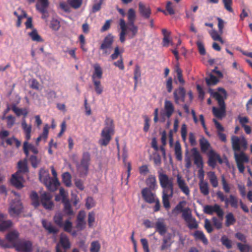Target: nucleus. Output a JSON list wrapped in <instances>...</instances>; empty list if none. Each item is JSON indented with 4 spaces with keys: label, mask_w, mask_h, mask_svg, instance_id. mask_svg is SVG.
I'll list each match as a JSON object with an SVG mask.
<instances>
[{
    "label": "nucleus",
    "mask_w": 252,
    "mask_h": 252,
    "mask_svg": "<svg viewBox=\"0 0 252 252\" xmlns=\"http://www.w3.org/2000/svg\"><path fill=\"white\" fill-rule=\"evenodd\" d=\"M14 248L18 252H32L33 243L30 240H19L14 245Z\"/></svg>",
    "instance_id": "nucleus-9"
},
{
    "label": "nucleus",
    "mask_w": 252,
    "mask_h": 252,
    "mask_svg": "<svg viewBox=\"0 0 252 252\" xmlns=\"http://www.w3.org/2000/svg\"><path fill=\"white\" fill-rule=\"evenodd\" d=\"M70 243L68 237L66 235L62 233L60 235L59 242L56 247H59V248L62 247L64 250H67L70 248Z\"/></svg>",
    "instance_id": "nucleus-24"
},
{
    "label": "nucleus",
    "mask_w": 252,
    "mask_h": 252,
    "mask_svg": "<svg viewBox=\"0 0 252 252\" xmlns=\"http://www.w3.org/2000/svg\"><path fill=\"white\" fill-rule=\"evenodd\" d=\"M71 176L70 174L66 172L62 174V181L64 184L67 187L71 186Z\"/></svg>",
    "instance_id": "nucleus-40"
},
{
    "label": "nucleus",
    "mask_w": 252,
    "mask_h": 252,
    "mask_svg": "<svg viewBox=\"0 0 252 252\" xmlns=\"http://www.w3.org/2000/svg\"><path fill=\"white\" fill-rule=\"evenodd\" d=\"M186 204L187 202L185 200L180 201L176 206V207L173 209V213H179L182 212L185 210L184 207L186 205Z\"/></svg>",
    "instance_id": "nucleus-43"
},
{
    "label": "nucleus",
    "mask_w": 252,
    "mask_h": 252,
    "mask_svg": "<svg viewBox=\"0 0 252 252\" xmlns=\"http://www.w3.org/2000/svg\"><path fill=\"white\" fill-rule=\"evenodd\" d=\"M100 249V245L98 241H93L91 243L90 252H98Z\"/></svg>",
    "instance_id": "nucleus-55"
},
{
    "label": "nucleus",
    "mask_w": 252,
    "mask_h": 252,
    "mask_svg": "<svg viewBox=\"0 0 252 252\" xmlns=\"http://www.w3.org/2000/svg\"><path fill=\"white\" fill-rule=\"evenodd\" d=\"M241 137L239 138L236 136H232L231 137L232 147L235 153L240 151L241 150Z\"/></svg>",
    "instance_id": "nucleus-29"
},
{
    "label": "nucleus",
    "mask_w": 252,
    "mask_h": 252,
    "mask_svg": "<svg viewBox=\"0 0 252 252\" xmlns=\"http://www.w3.org/2000/svg\"><path fill=\"white\" fill-rule=\"evenodd\" d=\"M207 156L208 157V163L211 167H215L217 161L220 164L222 163V160L220 156L213 150H210L208 153Z\"/></svg>",
    "instance_id": "nucleus-14"
},
{
    "label": "nucleus",
    "mask_w": 252,
    "mask_h": 252,
    "mask_svg": "<svg viewBox=\"0 0 252 252\" xmlns=\"http://www.w3.org/2000/svg\"><path fill=\"white\" fill-rule=\"evenodd\" d=\"M23 206L20 200H14L10 205L9 209V213L10 215H18L20 214L22 211Z\"/></svg>",
    "instance_id": "nucleus-18"
},
{
    "label": "nucleus",
    "mask_w": 252,
    "mask_h": 252,
    "mask_svg": "<svg viewBox=\"0 0 252 252\" xmlns=\"http://www.w3.org/2000/svg\"><path fill=\"white\" fill-rule=\"evenodd\" d=\"M19 237V233L15 230L9 232L5 236L6 240L12 244V247L14 248V245L17 244Z\"/></svg>",
    "instance_id": "nucleus-21"
},
{
    "label": "nucleus",
    "mask_w": 252,
    "mask_h": 252,
    "mask_svg": "<svg viewBox=\"0 0 252 252\" xmlns=\"http://www.w3.org/2000/svg\"><path fill=\"white\" fill-rule=\"evenodd\" d=\"M63 215L61 212L56 213L54 216L53 220L54 223L59 227H62L63 225Z\"/></svg>",
    "instance_id": "nucleus-33"
},
{
    "label": "nucleus",
    "mask_w": 252,
    "mask_h": 252,
    "mask_svg": "<svg viewBox=\"0 0 252 252\" xmlns=\"http://www.w3.org/2000/svg\"><path fill=\"white\" fill-rule=\"evenodd\" d=\"M94 71L92 76V79L94 85V90L97 94H100L103 92V87L100 80L102 78L103 71L98 63H95L94 66Z\"/></svg>",
    "instance_id": "nucleus-6"
},
{
    "label": "nucleus",
    "mask_w": 252,
    "mask_h": 252,
    "mask_svg": "<svg viewBox=\"0 0 252 252\" xmlns=\"http://www.w3.org/2000/svg\"><path fill=\"white\" fill-rule=\"evenodd\" d=\"M177 183L181 191L186 195H189L190 192L189 189L185 181L179 174L177 175Z\"/></svg>",
    "instance_id": "nucleus-22"
},
{
    "label": "nucleus",
    "mask_w": 252,
    "mask_h": 252,
    "mask_svg": "<svg viewBox=\"0 0 252 252\" xmlns=\"http://www.w3.org/2000/svg\"><path fill=\"white\" fill-rule=\"evenodd\" d=\"M218 91L221 92V94L217 92H213L212 90L210 89L209 93L211 95L215 98L218 102L220 108L213 107L212 112L213 115L217 118L221 119L225 115L226 105L224 100L226 99L227 93L226 91L221 88H219Z\"/></svg>",
    "instance_id": "nucleus-2"
},
{
    "label": "nucleus",
    "mask_w": 252,
    "mask_h": 252,
    "mask_svg": "<svg viewBox=\"0 0 252 252\" xmlns=\"http://www.w3.org/2000/svg\"><path fill=\"white\" fill-rule=\"evenodd\" d=\"M222 1L226 10L229 12H233V9L232 7V0H222Z\"/></svg>",
    "instance_id": "nucleus-54"
},
{
    "label": "nucleus",
    "mask_w": 252,
    "mask_h": 252,
    "mask_svg": "<svg viewBox=\"0 0 252 252\" xmlns=\"http://www.w3.org/2000/svg\"><path fill=\"white\" fill-rule=\"evenodd\" d=\"M203 211L204 213L210 215L216 213L218 217L220 218L221 220L223 219L224 215L223 211L220 208V206L217 204H215L214 205H206L204 206Z\"/></svg>",
    "instance_id": "nucleus-11"
},
{
    "label": "nucleus",
    "mask_w": 252,
    "mask_h": 252,
    "mask_svg": "<svg viewBox=\"0 0 252 252\" xmlns=\"http://www.w3.org/2000/svg\"><path fill=\"white\" fill-rule=\"evenodd\" d=\"M30 198L32 200V205L37 208L40 205L39 196L37 192L35 191H32L30 194Z\"/></svg>",
    "instance_id": "nucleus-35"
},
{
    "label": "nucleus",
    "mask_w": 252,
    "mask_h": 252,
    "mask_svg": "<svg viewBox=\"0 0 252 252\" xmlns=\"http://www.w3.org/2000/svg\"><path fill=\"white\" fill-rule=\"evenodd\" d=\"M30 160L32 166L34 168L37 167L40 162V160L38 159L37 157L35 156H31L30 158Z\"/></svg>",
    "instance_id": "nucleus-63"
},
{
    "label": "nucleus",
    "mask_w": 252,
    "mask_h": 252,
    "mask_svg": "<svg viewBox=\"0 0 252 252\" xmlns=\"http://www.w3.org/2000/svg\"><path fill=\"white\" fill-rule=\"evenodd\" d=\"M220 241L222 244L225 246L227 249H230L232 248V242L226 236L223 235L221 237Z\"/></svg>",
    "instance_id": "nucleus-49"
},
{
    "label": "nucleus",
    "mask_w": 252,
    "mask_h": 252,
    "mask_svg": "<svg viewBox=\"0 0 252 252\" xmlns=\"http://www.w3.org/2000/svg\"><path fill=\"white\" fill-rule=\"evenodd\" d=\"M115 133V126L112 119L107 118L105 121V127L102 130L101 138L98 144L101 146H107L112 138Z\"/></svg>",
    "instance_id": "nucleus-5"
},
{
    "label": "nucleus",
    "mask_w": 252,
    "mask_h": 252,
    "mask_svg": "<svg viewBox=\"0 0 252 252\" xmlns=\"http://www.w3.org/2000/svg\"><path fill=\"white\" fill-rule=\"evenodd\" d=\"M193 236L196 240L201 241L204 245H207L208 241L202 231L196 230L193 234Z\"/></svg>",
    "instance_id": "nucleus-30"
},
{
    "label": "nucleus",
    "mask_w": 252,
    "mask_h": 252,
    "mask_svg": "<svg viewBox=\"0 0 252 252\" xmlns=\"http://www.w3.org/2000/svg\"><path fill=\"white\" fill-rule=\"evenodd\" d=\"M221 183L223 189L225 192L229 193L230 191V188L229 184L227 183L224 176H222L221 177Z\"/></svg>",
    "instance_id": "nucleus-59"
},
{
    "label": "nucleus",
    "mask_w": 252,
    "mask_h": 252,
    "mask_svg": "<svg viewBox=\"0 0 252 252\" xmlns=\"http://www.w3.org/2000/svg\"><path fill=\"white\" fill-rule=\"evenodd\" d=\"M133 74V79L134 81L138 80V79L141 77L140 67L138 64H136L135 66Z\"/></svg>",
    "instance_id": "nucleus-60"
},
{
    "label": "nucleus",
    "mask_w": 252,
    "mask_h": 252,
    "mask_svg": "<svg viewBox=\"0 0 252 252\" xmlns=\"http://www.w3.org/2000/svg\"><path fill=\"white\" fill-rule=\"evenodd\" d=\"M191 151L192 152V156L193 159L194 164L197 168H202L203 167L202 157L197 148H193L191 149Z\"/></svg>",
    "instance_id": "nucleus-20"
},
{
    "label": "nucleus",
    "mask_w": 252,
    "mask_h": 252,
    "mask_svg": "<svg viewBox=\"0 0 252 252\" xmlns=\"http://www.w3.org/2000/svg\"><path fill=\"white\" fill-rule=\"evenodd\" d=\"M234 158L237 164V168L241 173H243L245 171L244 163L249 161V158L244 152L240 153H234Z\"/></svg>",
    "instance_id": "nucleus-10"
},
{
    "label": "nucleus",
    "mask_w": 252,
    "mask_h": 252,
    "mask_svg": "<svg viewBox=\"0 0 252 252\" xmlns=\"http://www.w3.org/2000/svg\"><path fill=\"white\" fill-rule=\"evenodd\" d=\"M205 81L208 86H211L216 85L219 80L215 76L210 74L208 77L205 78Z\"/></svg>",
    "instance_id": "nucleus-41"
},
{
    "label": "nucleus",
    "mask_w": 252,
    "mask_h": 252,
    "mask_svg": "<svg viewBox=\"0 0 252 252\" xmlns=\"http://www.w3.org/2000/svg\"><path fill=\"white\" fill-rule=\"evenodd\" d=\"M170 237L164 238L162 240V244L160 247V250L164 251L171 246L170 243Z\"/></svg>",
    "instance_id": "nucleus-56"
},
{
    "label": "nucleus",
    "mask_w": 252,
    "mask_h": 252,
    "mask_svg": "<svg viewBox=\"0 0 252 252\" xmlns=\"http://www.w3.org/2000/svg\"><path fill=\"white\" fill-rule=\"evenodd\" d=\"M164 109L165 116L168 118H170L175 111L173 103L170 100H165L164 101Z\"/></svg>",
    "instance_id": "nucleus-25"
},
{
    "label": "nucleus",
    "mask_w": 252,
    "mask_h": 252,
    "mask_svg": "<svg viewBox=\"0 0 252 252\" xmlns=\"http://www.w3.org/2000/svg\"><path fill=\"white\" fill-rule=\"evenodd\" d=\"M165 86L168 93H170L173 90V79L171 77H168L165 82Z\"/></svg>",
    "instance_id": "nucleus-57"
},
{
    "label": "nucleus",
    "mask_w": 252,
    "mask_h": 252,
    "mask_svg": "<svg viewBox=\"0 0 252 252\" xmlns=\"http://www.w3.org/2000/svg\"><path fill=\"white\" fill-rule=\"evenodd\" d=\"M91 154L88 152H83L79 164L76 168L81 176H86L88 174L91 163Z\"/></svg>",
    "instance_id": "nucleus-7"
},
{
    "label": "nucleus",
    "mask_w": 252,
    "mask_h": 252,
    "mask_svg": "<svg viewBox=\"0 0 252 252\" xmlns=\"http://www.w3.org/2000/svg\"><path fill=\"white\" fill-rule=\"evenodd\" d=\"M158 179L160 186L163 189L162 195V203L163 206L166 209L170 207L169 198L173 195V178H169L165 174L160 172L158 174Z\"/></svg>",
    "instance_id": "nucleus-1"
},
{
    "label": "nucleus",
    "mask_w": 252,
    "mask_h": 252,
    "mask_svg": "<svg viewBox=\"0 0 252 252\" xmlns=\"http://www.w3.org/2000/svg\"><path fill=\"white\" fill-rule=\"evenodd\" d=\"M114 40L115 36L112 33L108 34L104 37L99 47L103 55L106 56L111 53Z\"/></svg>",
    "instance_id": "nucleus-8"
},
{
    "label": "nucleus",
    "mask_w": 252,
    "mask_h": 252,
    "mask_svg": "<svg viewBox=\"0 0 252 252\" xmlns=\"http://www.w3.org/2000/svg\"><path fill=\"white\" fill-rule=\"evenodd\" d=\"M182 218L186 222H189L192 218V215L190 209L189 208H185V210L182 212Z\"/></svg>",
    "instance_id": "nucleus-46"
},
{
    "label": "nucleus",
    "mask_w": 252,
    "mask_h": 252,
    "mask_svg": "<svg viewBox=\"0 0 252 252\" xmlns=\"http://www.w3.org/2000/svg\"><path fill=\"white\" fill-rule=\"evenodd\" d=\"M136 19L135 12L132 8H130L127 12V23L126 24H134Z\"/></svg>",
    "instance_id": "nucleus-45"
},
{
    "label": "nucleus",
    "mask_w": 252,
    "mask_h": 252,
    "mask_svg": "<svg viewBox=\"0 0 252 252\" xmlns=\"http://www.w3.org/2000/svg\"><path fill=\"white\" fill-rule=\"evenodd\" d=\"M216 195L221 202L224 201L226 205L229 203L232 207L235 209L238 208V201L237 197L235 196L230 195L229 198H225L223 193L220 190L217 192Z\"/></svg>",
    "instance_id": "nucleus-12"
},
{
    "label": "nucleus",
    "mask_w": 252,
    "mask_h": 252,
    "mask_svg": "<svg viewBox=\"0 0 252 252\" xmlns=\"http://www.w3.org/2000/svg\"><path fill=\"white\" fill-rule=\"evenodd\" d=\"M24 178L22 175L19 174V172H16L13 174L10 180L12 185L18 189L22 188L23 186Z\"/></svg>",
    "instance_id": "nucleus-17"
},
{
    "label": "nucleus",
    "mask_w": 252,
    "mask_h": 252,
    "mask_svg": "<svg viewBox=\"0 0 252 252\" xmlns=\"http://www.w3.org/2000/svg\"><path fill=\"white\" fill-rule=\"evenodd\" d=\"M12 225L10 220H2L0 222V231H4L10 228Z\"/></svg>",
    "instance_id": "nucleus-47"
},
{
    "label": "nucleus",
    "mask_w": 252,
    "mask_h": 252,
    "mask_svg": "<svg viewBox=\"0 0 252 252\" xmlns=\"http://www.w3.org/2000/svg\"><path fill=\"white\" fill-rule=\"evenodd\" d=\"M147 185L150 189H154L157 185L156 178L155 176L150 175L147 179L146 181Z\"/></svg>",
    "instance_id": "nucleus-42"
},
{
    "label": "nucleus",
    "mask_w": 252,
    "mask_h": 252,
    "mask_svg": "<svg viewBox=\"0 0 252 252\" xmlns=\"http://www.w3.org/2000/svg\"><path fill=\"white\" fill-rule=\"evenodd\" d=\"M42 224L49 234H56L59 232V229L53 226L51 222H48L45 220H42Z\"/></svg>",
    "instance_id": "nucleus-26"
},
{
    "label": "nucleus",
    "mask_w": 252,
    "mask_h": 252,
    "mask_svg": "<svg viewBox=\"0 0 252 252\" xmlns=\"http://www.w3.org/2000/svg\"><path fill=\"white\" fill-rule=\"evenodd\" d=\"M30 36L31 37L33 41L37 42H42L43 39L41 36L38 34L36 30H33L32 32L29 33Z\"/></svg>",
    "instance_id": "nucleus-50"
},
{
    "label": "nucleus",
    "mask_w": 252,
    "mask_h": 252,
    "mask_svg": "<svg viewBox=\"0 0 252 252\" xmlns=\"http://www.w3.org/2000/svg\"><path fill=\"white\" fill-rule=\"evenodd\" d=\"M63 212L64 215L68 216L74 215V213L71 207L69 200H65L63 199Z\"/></svg>",
    "instance_id": "nucleus-28"
},
{
    "label": "nucleus",
    "mask_w": 252,
    "mask_h": 252,
    "mask_svg": "<svg viewBox=\"0 0 252 252\" xmlns=\"http://www.w3.org/2000/svg\"><path fill=\"white\" fill-rule=\"evenodd\" d=\"M237 246L241 252H250L252 250L251 246L248 244H243L241 243H238Z\"/></svg>",
    "instance_id": "nucleus-51"
},
{
    "label": "nucleus",
    "mask_w": 252,
    "mask_h": 252,
    "mask_svg": "<svg viewBox=\"0 0 252 252\" xmlns=\"http://www.w3.org/2000/svg\"><path fill=\"white\" fill-rule=\"evenodd\" d=\"M199 144L201 150L203 153H206L210 147V144L208 141L203 137L200 139Z\"/></svg>",
    "instance_id": "nucleus-38"
},
{
    "label": "nucleus",
    "mask_w": 252,
    "mask_h": 252,
    "mask_svg": "<svg viewBox=\"0 0 252 252\" xmlns=\"http://www.w3.org/2000/svg\"><path fill=\"white\" fill-rule=\"evenodd\" d=\"M52 195L51 193L44 192L40 195L41 203L43 207L47 210H52L54 206L52 201Z\"/></svg>",
    "instance_id": "nucleus-13"
},
{
    "label": "nucleus",
    "mask_w": 252,
    "mask_h": 252,
    "mask_svg": "<svg viewBox=\"0 0 252 252\" xmlns=\"http://www.w3.org/2000/svg\"><path fill=\"white\" fill-rule=\"evenodd\" d=\"M119 25L121 29L119 37L121 43L125 42L126 35L128 38L131 39L135 37L138 34V27L134 24H126L124 19H121Z\"/></svg>",
    "instance_id": "nucleus-4"
},
{
    "label": "nucleus",
    "mask_w": 252,
    "mask_h": 252,
    "mask_svg": "<svg viewBox=\"0 0 252 252\" xmlns=\"http://www.w3.org/2000/svg\"><path fill=\"white\" fill-rule=\"evenodd\" d=\"M186 222L188 223V226L190 229H196L198 227L195 218H192L189 222Z\"/></svg>",
    "instance_id": "nucleus-61"
},
{
    "label": "nucleus",
    "mask_w": 252,
    "mask_h": 252,
    "mask_svg": "<svg viewBox=\"0 0 252 252\" xmlns=\"http://www.w3.org/2000/svg\"><path fill=\"white\" fill-rule=\"evenodd\" d=\"M141 195L144 200L149 204L154 203L157 198L156 194L148 188H145L142 189Z\"/></svg>",
    "instance_id": "nucleus-16"
},
{
    "label": "nucleus",
    "mask_w": 252,
    "mask_h": 252,
    "mask_svg": "<svg viewBox=\"0 0 252 252\" xmlns=\"http://www.w3.org/2000/svg\"><path fill=\"white\" fill-rule=\"evenodd\" d=\"M173 96L176 104H179L180 101L183 102H185L186 97L185 89L183 87H179L174 91Z\"/></svg>",
    "instance_id": "nucleus-19"
},
{
    "label": "nucleus",
    "mask_w": 252,
    "mask_h": 252,
    "mask_svg": "<svg viewBox=\"0 0 252 252\" xmlns=\"http://www.w3.org/2000/svg\"><path fill=\"white\" fill-rule=\"evenodd\" d=\"M208 177L210 182L214 188L218 186V181L217 177L214 172H210L208 173Z\"/></svg>",
    "instance_id": "nucleus-44"
},
{
    "label": "nucleus",
    "mask_w": 252,
    "mask_h": 252,
    "mask_svg": "<svg viewBox=\"0 0 252 252\" xmlns=\"http://www.w3.org/2000/svg\"><path fill=\"white\" fill-rule=\"evenodd\" d=\"M17 165L18 169L17 172H19V174H20V175H21V173H25L29 171L26 161L20 160L18 162Z\"/></svg>",
    "instance_id": "nucleus-39"
},
{
    "label": "nucleus",
    "mask_w": 252,
    "mask_h": 252,
    "mask_svg": "<svg viewBox=\"0 0 252 252\" xmlns=\"http://www.w3.org/2000/svg\"><path fill=\"white\" fill-rule=\"evenodd\" d=\"M62 227H63L64 231L68 233H71L72 228V222L69 220H66L63 223Z\"/></svg>",
    "instance_id": "nucleus-53"
},
{
    "label": "nucleus",
    "mask_w": 252,
    "mask_h": 252,
    "mask_svg": "<svg viewBox=\"0 0 252 252\" xmlns=\"http://www.w3.org/2000/svg\"><path fill=\"white\" fill-rule=\"evenodd\" d=\"M51 171L53 178H51L47 172L43 170L40 171L39 178L49 190L54 191L59 186L60 182L57 178V173L53 166L51 167Z\"/></svg>",
    "instance_id": "nucleus-3"
},
{
    "label": "nucleus",
    "mask_w": 252,
    "mask_h": 252,
    "mask_svg": "<svg viewBox=\"0 0 252 252\" xmlns=\"http://www.w3.org/2000/svg\"><path fill=\"white\" fill-rule=\"evenodd\" d=\"M22 115L24 116V119L22 122V127L25 134V137L26 140H29L31 137L32 126L31 125L28 126L25 118L28 114V111L26 109H22Z\"/></svg>",
    "instance_id": "nucleus-15"
},
{
    "label": "nucleus",
    "mask_w": 252,
    "mask_h": 252,
    "mask_svg": "<svg viewBox=\"0 0 252 252\" xmlns=\"http://www.w3.org/2000/svg\"><path fill=\"white\" fill-rule=\"evenodd\" d=\"M175 155L177 160L181 161L182 160V152L180 143L177 141L175 145Z\"/></svg>",
    "instance_id": "nucleus-37"
},
{
    "label": "nucleus",
    "mask_w": 252,
    "mask_h": 252,
    "mask_svg": "<svg viewBox=\"0 0 252 252\" xmlns=\"http://www.w3.org/2000/svg\"><path fill=\"white\" fill-rule=\"evenodd\" d=\"M5 119L7 120V126L8 128H11L15 124V118L12 115L7 116Z\"/></svg>",
    "instance_id": "nucleus-62"
},
{
    "label": "nucleus",
    "mask_w": 252,
    "mask_h": 252,
    "mask_svg": "<svg viewBox=\"0 0 252 252\" xmlns=\"http://www.w3.org/2000/svg\"><path fill=\"white\" fill-rule=\"evenodd\" d=\"M49 126L48 125H46L43 127L42 133L39 135L44 141H46L47 139L49 133Z\"/></svg>",
    "instance_id": "nucleus-64"
},
{
    "label": "nucleus",
    "mask_w": 252,
    "mask_h": 252,
    "mask_svg": "<svg viewBox=\"0 0 252 252\" xmlns=\"http://www.w3.org/2000/svg\"><path fill=\"white\" fill-rule=\"evenodd\" d=\"M123 53V50H120L118 46H117L114 48V53L110 56V58L112 60H116L119 56L122 57V54Z\"/></svg>",
    "instance_id": "nucleus-48"
},
{
    "label": "nucleus",
    "mask_w": 252,
    "mask_h": 252,
    "mask_svg": "<svg viewBox=\"0 0 252 252\" xmlns=\"http://www.w3.org/2000/svg\"><path fill=\"white\" fill-rule=\"evenodd\" d=\"M67 2L72 8L77 9L81 6L82 0H67Z\"/></svg>",
    "instance_id": "nucleus-52"
},
{
    "label": "nucleus",
    "mask_w": 252,
    "mask_h": 252,
    "mask_svg": "<svg viewBox=\"0 0 252 252\" xmlns=\"http://www.w3.org/2000/svg\"><path fill=\"white\" fill-rule=\"evenodd\" d=\"M199 190L201 194L207 196L209 194V189L208 183L206 181L199 182Z\"/></svg>",
    "instance_id": "nucleus-31"
},
{
    "label": "nucleus",
    "mask_w": 252,
    "mask_h": 252,
    "mask_svg": "<svg viewBox=\"0 0 252 252\" xmlns=\"http://www.w3.org/2000/svg\"><path fill=\"white\" fill-rule=\"evenodd\" d=\"M48 6V0H38L36 4V8L39 12L44 14L47 12Z\"/></svg>",
    "instance_id": "nucleus-27"
},
{
    "label": "nucleus",
    "mask_w": 252,
    "mask_h": 252,
    "mask_svg": "<svg viewBox=\"0 0 252 252\" xmlns=\"http://www.w3.org/2000/svg\"><path fill=\"white\" fill-rule=\"evenodd\" d=\"M225 225L226 227L234 224L236 221V220L232 213H228L225 216Z\"/></svg>",
    "instance_id": "nucleus-36"
},
{
    "label": "nucleus",
    "mask_w": 252,
    "mask_h": 252,
    "mask_svg": "<svg viewBox=\"0 0 252 252\" xmlns=\"http://www.w3.org/2000/svg\"><path fill=\"white\" fill-rule=\"evenodd\" d=\"M139 11L141 15L145 19H149L151 14V9L149 6H146L142 2L138 3Z\"/></svg>",
    "instance_id": "nucleus-23"
},
{
    "label": "nucleus",
    "mask_w": 252,
    "mask_h": 252,
    "mask_svg": "<svg viewBox=\"0 0 252 252\" xmlns=\"http://www.w3.org/2000/svg\"><path fill=\"white\" fill-rule=\"evenodd\" d=\"M162 33L163 35V38L162 40L163 46L167 47L169 45L170 42V36L171 35V32L168 31L165 29H162Z\"/></svg>",
    "instance_id": "nucleus-34"
},
{
    "label": "nucleus",
    "mask_w": 252,
    "mask_h": 252,
    "mask_svg": "<svg viewBox=\"0 0 252 252\" xmlns=\"http://www.w3.org/2000/svg\"><path fill=\"white\" fill-rule=\"evenodd\" d=\"M210 34L214 40L219 41L223 43V40L218 32L216 30H212L210 32Z\"/></svg>",
    "instance_id": "nucleus-58"
},
{
    "label": "nucleus",
    "mask_w": 252,
    "mask_h": 252,
    "mask_svg": "<svg viewBox=\"0 0 252 252\" xmlns=\"http://www.w3.org/2000/svg\"><path fill=\"white\" fill-rule=\"evenodd\" d=\"M156 230L160 235H164L167 231L166 225L162 221H157L155 224Z\"/></svg>",
    "instance_id": "nucleus-32"
}]
</instances>
